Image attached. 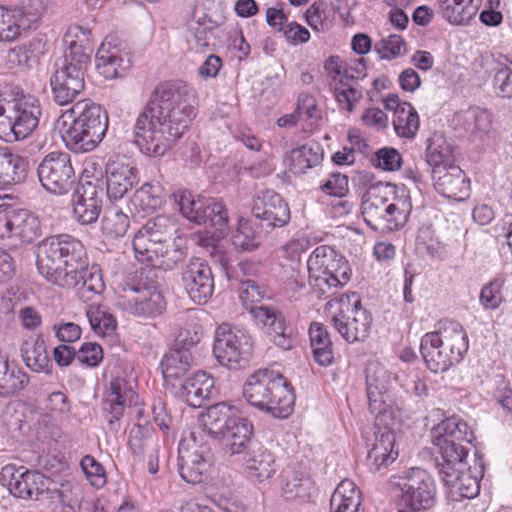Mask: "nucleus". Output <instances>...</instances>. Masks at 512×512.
<instances>
[{
	"mask_svg": "<svg viewBox=\"0 0 512 512\" xmlns=\"http://www.w3.org/2000/svg\"><path fill=\"white\" fill-rule=\"evenodd\" d=\"M196 104V90L184 81L160 82L136 118L135 145L147 156L164 155L190 127Z\"/></svg>",
	"mask_w": 512,
	"mask_h": 512,
	"instance_id": "nucleus-1",
	"label": "nucleus"
},
{
	"mask_svg": "<svg viewBox=\"0 0 512 512\" xmlns=\"http://www.w3.org/2000/svg\"><path fill=\"white\" fill-rule=\"evenodd\" d=\"M36 265L38 272L52 284L77 289L84 302L105 289L101 270L98 266H88L84 246L70 235L44 239L38 245Z\"/></svg>",
	"mask_w": 512,
	"mask_h": 512,
	"instance_id": "nucleus-2",
	"label": "nucleus"
},
{
	"mask_svg": "<svg viewBox=\"0 0 512 512\" xmlns=\"http://www.w3.org/2000/svg\"><path fill=\"white\" fill-rule=\"evenodd\" d=\"M108 124L107 111L90 99L74 103L56 122L67 148L75 153L94 150L104 138Z\"/></svg>",
	"mask_w": 512,
	"mask_h": 512,
	"instance_id": "nucleus-3",
	"label": "nucleus"
},
{
	"mask_svg": "<svg viewBox=\"0 0 512 512\" xmlns=\"http://www.w3.org/2000/svg\"><path fill=\"white\" fill-rule=\"evenodd\" d=\"M176 223L168 215L148 219L134 235L135 257L164 270L173 269L185 257V251L174 243Z\"/></svg>",
	"mask_w": 512,
	"mask_h": 512,
	"instance_id": "nucleus-4",
	"label": "nucleus"
},
{
	"mask_svg": "<svg viewBox=\"0 0 512 512\" xmlns=\"http://www.w3.org/2000/svg\"><path fill=\"white\" fill-rule=\"evenodd\" d=\"M406 194L397 196L396 186L378 182L371 185L363 196L361 213L365 223L374 231L386 234L403 227L411 212Z\"/></svg>",
	"mask_w": 512,
	"mask_h": 512,
	"instance_id": "nucleus-5",
	"label": "nucleus"
},
{
	"mask_svg": "<svg viewBox=\"0 0 512 512\" xmlns=\"http://www.w3.org/2000/svg\"><path fill=\"white\" fill-rule=\"evenodd\" d=\"M243 397L253 407L275 418H287L293 411V388L280 372L265 368L251 374L244 386Z\"/></svg>",
	"mask_w": 512,
	"mask_h": 512,
	"instance_id": "nucleus-6",
	"label": "nucleus"
},
{
	"mask_svg": "<svg viewBox=\"0 0 512 512\" xmlns=\"http://www.w3.org/2000/svg\"><path fill=\"white\" fill-rule=\"evenodd\" d=\"M40 101L18 86L0 89V137L7 142L25 139L38 126Z\"/></svg>",
	"mask_w": 512,
	"mask_h": 512,
	"instance_id": "nucleus-7",
	"label": "nucleus"
},
{
	"mask_svg": "<svg viewBox=\"0 0 512 512\" xmlns=\"http://www.w3.org/2000/svg\"><path fill=\"white\" fill-rule=\"evenodd\" d=\"M469 349L468 335L458 322L447 321L421 338L420 351L426 366L435 373L459 364Z\"/></svg>",
	"mask_w": 512,
	"mask_h": 512,
	"instance_id": "nucleus-8",
	"label": "nucleus"
},
{
	"mask_svg": "<svg viewBox=\"0 0 512 512\" xmlns=\"http://www.w3.org/2000/svg\"><path fill=\"white\" fill-rule=\"evenodd\" d=\"M309 283L318 298L332 297L351 278L346 258L329 245L317 246L307 260Z\"/></svg>",
	"mask_w": 512,
	"mask_h": 512,
	"instance_id": "nucleus-9",
	"label": "nucleus"
},
{
	"mask_svg": "<svg viewBox=\"0 0 512 512\" xmlns=\"http://www.w3.org/2000/svg\"><path fill=\"white\" fill-rule=\"evenodd\" d=\"M431 437L440 454L435 459L440 477L466 469L468 450L462 442L471 443L473 435L465 421L458 416L446 418L432 429Z\"/></svg>",
	"mask_w": 512,
	"mask_h": 512,
	"instance_id": "nucleus-10",
	"label": "nucleus"
},
{
	"mask_svg": "<svg viewBox=\"0 0 512 512\" xmlns=\"http://www.w3.org/2000/svg\"><path fill=\"white\" fill-rule=\"evenodd\" d=\"M326 310L331 313L332 325L347 342L363 341L368 337L372 317L355 294L331 299Z\"/></svg>",
	"mask_w": 512,
	"mask_h": 512,
	"instance_id": "nucleus-11",
	"label": "nucleus"
},
{
	"mask_svg": "<svg viewBox=\"0 0 512 512\" xmlns=\"http://www.w3.org/2000/svg\"><path fill=\"white\" fill-rule=\"evenodd\" d=\"M253 352L249 332L228 323L219 325L215 332L213 353L217 361L228 368L243 367Z\"/></svg>",
	"mask_w": 512,
	"mask_h": 512,
	"instance_id": "nucleus-12",
	"label": "nucleus"
},
{
	"mask_svg": "<svg viewBox=\"0 0 512 512\" xmlns=\"http://www.w3.org/2000/svg\"><path fill=\"white\" fill-rule=\"evenodd\" d=\"M394 487L399 491L400 502L410 511L400 509L398 512H416L432 508L436 503V487L430 474L415 467L397 478Z\"/></svg>",
	"mask_w": 512,
	"mask_h": 512,
	"instance_id": "nucleus-13",
	"label": "nucleus"
},
{
	"mask_svg": "<svg viewBox=\"0 0 512 512\" xmlns=\"http://www.w3.org/2000/svg\"><path fill=\"white\" fill-rule=\"evenodd\" d=\"M213 454L202 433L190 432L179 444V471L187 483L204 481L212 464Z\"/></svg>",
	"mask_w": 512,
	"mask_h": 512,
	"instance_id": "nucleus-14",
	"label": "nucleus"
},
{
	"mask_svg": "<svg viewBox=\"0 0 512 512\" xmlns=\"http://www.w3.org/2000/svg\"><path fill=\"white\" fill-rule=\"evenodd\" d=\"M181 214L197 225H210L216 232L223 234L228 228L227 210L215 199H205L184 191L177 200Z\"/></svg>",
	"mask_w": 512,
	"mask_h": 512,
	"instance_id": "nucleus-15",
	"label": "nucleus"
},
{
	"mask_svg": "<svg viewBox=\"0 0 512 512\" xmlns=\"http://www.w3.org/2000/svg\"><path fill=\"white\" fill-rule=\"evenodd\" d=\"M37 175L42 186L56 195L70 192L76 184L71 157L65 152H51L39 163Z\"/></svg>",
	"mask_w": 512,
	"mask_h": 512,
	"instance_id": "nucleus-16",
	"label": "nucleus"
},
{
	"mask_svg": "<svg viewBox=\"0 0 512 512\" xmlns=\"http://www.w3.org/2000/svg\"><path fill=\"white\" fill-rule=\"evenodd\" d=\"M365 67L356 66H325L331 78L330 89L342 111L352 113L363 98L362 90L358 88V80L366 75Z\"/></svg>",
	"mask_w": 512,
	"mask_h": 512,
	"instance_id": "nucleus-17",
	"label": "nucleus"
},
{
	"mask_svg": "<svg viewBox=\"0 0 512 512\" xmlns=\"http://www.w3.org/2000/svg\"><path fill=\"white\" fill-rule=\"evenodd\" d=\"M117 306L135 317L154 318L165 311L166 301L153 286L127 284L124 294L118 297Z\"/></svg>",
	"mask_w": 512,
	"mask_h": 512,
	"instance_id": "nucleus-18",
	"label": "nucleus"
},
{
	"mask_svg": "<svg viewBox=\"0 0 512 512\" xmlns=\"http://www.w3.org/2000/svg\"><path fill=\"white\" fill-rule=\"evenodd\" d=\"M181 283L193 302L206 303L214 291V278L207 261L198 257L190 259L183 268Z\"/></svg>",
	"mask_w": 512,
	"mask_h": 512,
	"instance_id": "nucleus-19",
	"label": "nucleus"
},
{
	"mask_svg": "<svg viewBox=\"0 0 512 512\" xmlns=\"http://www.w3.org/2000/svg\"><path fill=\"white\" fill-rule=\"evenodd\" d=\"M105 174L110 200L122 199L138 183L137 169L125 155L111 156L106 163Z\"/></svg>",
	"mask_w": 512,
	"mask_h": 512,
	"instance_id": "nucleus-20",
	"label": "nucleus"
},
{
	"mask_svg": "<svg viewBox=\"0 0 512 512\" xmlns=\"http://www.w3.org/2000/svg\"><path fill=\"white\" fill-rule=\"evenodd\" d=\"M251 212L261 221V227L267 231L283 227L290 220L288 204L273 190L259 192L254 197Z\"/></svg>",
	"mask_w": 512,
	"mask_h": 512,
	"instance_id": "nucleus-21",
	"label": "nucleus"
},
{
	"mask_svg": "<svg viewBox=\"0 0 512 512\" xmlns=\"http://www.w3.org/2000/svg\"><path fill=\"white\" fill-rule=\"evenodd\" d=\"M175 397L191 407H201L205 400L218 394L213 377L205 371L193 372L168 389Z\"/></svg>",
	"mask_w": 512,
	"mask_h": 512,
	"instance_id": "nucleus-22",
	"label": "nucleus"
},
{
	"mask_svg": "<svg viewBox=\"0 0 512 512\" xmlns=\"http://www.w3.org/2000/svg\"><path fill=\"white\" fill-rule=\"evenodd\" d=\"M102 198L103 188L98 182L79 183L71 200L76 221L82 225L96 222L102 210Z\"/></svg>",
	"mask_w": 512,
	"mask_h": 512,
	"instance_id": "nucleus-23",
	"label": "nucleus"
},
{
	"mask_svg": "<svg viewBox=\"0 0 512 512\" xmlns=\"http://www.w3.org/2000/svg\"><path fill=\"white\" fill-rule=\"evenodd\" d=\"M0 482L15 497L32 499L43 492L45 477L38 471L23 470V467L17 469L13 465H7L1 470Z\"/></svg>",
	"mask_w": 512,
	"mask_h": 512,
	"instance_id": "nucleus-24",
	"label": "nucleus"
},
{
	"mask_svg": "<svg viewBox=\"0 0 512 512\" xmlns=\"http://www.w3.org/2000/svg\"><path fill=\"white\" fill-rule=\"evenodd\" d=\"M252 314L257 325L265 328L271 341L283 350H290L293 347L294 340L291 330L286 324L285 317L281 311L273 306H250Z\"/></svg>",
	"mask_w": 512,
	"mask_h": 512,
	"instance_id": "nucleus-25",
	"label": "nucleus"
},
{
	"mask_svg": "<svg viewBox=\"0 0 512 512\" xmlns=\"http://www.w3.org/2000/svg\"><path fill=\"white\" fill-rule=\"evenodd\" d=\"M366 393L371 413L382 414L386 411L391 385L390 372L379 362H369L365 369Z\"/></svg>",
	"mask_w": 512,
	"mask_h": 512,
	"instance_id": "nucleus-26",
	"label": "nucleus"
},
{
	"mask_svg": "<svg viewBox=\"0 0 512 512\" xmlns=\"http://www.w3.org/2000/svg\"><path fill=\"white\" fill-rule=\"evenodd\" d=\"M54 100L60 105L71 103L84 89L82 66H60L50 77Z\"/></svg>",
	"mask_w": 512,
	"mask_h": 512,
	"instance_id": "nucleus-27",
	"label": "nucleus"
},
{
	"mask_svg": "<svg viewBox=\"0 0 512 512\" xmlns=\"http://www.w3.org/2000/svg\"><path fill=\"white\" fill-rule=\"evenodd\" d=\"M436 191L444 197L462 201L469 196L470 181L457 165L431 170Z\"/></svg>",
	"mask_w": 512,
	"mask_h": 512,
	"instance_id": "nucleus-28",
	"label": "nucleus"
},
{
	"mask_svg": "<svg viewBox=\"0 0 512 512\" xmlns=\"http://www.w3.org/2000/svg\"><path fill=\"white\" fill-rule=\"evenodd\" d=\"M241 416L239 409L227 402L211 405L201 414V424L212 438L219 440Z\"/></svg>",
	"mask_w": 512,
	"mask_h": 512,
	"instance_id": "nucleus-29",
	"label": "nucleus"
},
{
	"mask_svg": "<svg viewBox=\"0 0 512 512\" xmlns=\"http://www.w3.org/2000/svg\"><path fill=\"white\" fill-rule=\"evenodd\" d=\"M396 436L388 427H378L374 432V441L368 451V466L378 471L387 467L398 457V450L395 449Z\"/></svg>",
	"mask_w": 512,
	"mask_h": 512,
	"instance_id": "nucleus-30",
	"label": "nucleus"
},
{
	"mask_svg": "<svg viewBox=\"0 0 512 512\" xmlns=\"http://www.w3.org/2000/svg\"><path fill=\"white\" fill-rule=\"evenodd\" d=\"M192 354L181 349H170L161 360L160 367L167 389L191 374Z\"/></svg>",
	"mask_w": 512,
	"mask_h": 512,
	"instance_id": "nucleus-31",
	"label": "nucleus"
},
{
	"mask_svg": "<svg viewBox=\"0 0 512 512\" xmlns=\"http://www.w3.org/2000/svg\"><path fill=\"white\" fill-rule=\"evenodd\" d=\"M323 160V150L318 144H305L285 153L283 164L295 175L318 166Z\"/></svg>",
	"mask_w": 512,
	"mask_h": 512,
	"instance_id": "nucleus-32",
	"label": "nucleus"
},
{
	"mask_svg": "<svg viewBox=\"0 0 512 512\" xmlns=\"http://www.w3.org/2000/svg\"><path fill=\"white\" fill-rule=\"evenodd\" d=\"M444 485L449 489V496L453 501L472 499L480 491L479 481L472 476L468 467L451 472L441 477Z\"/></svg>",
	"mask_w": 512,
	"mask_h": 512,
	"instance_id": "nucleus-33",
	"label": "nucleus"
},
{
	"mask_svg": "<svg viewBox=\"0 0 512 512\" xmlns=\"http://www.w3.org/2000/svg\"><path fill=\"white\" fill-rule=\"evenodd\" d=\"M133 396L134 392L128 387L126 380L123 378H114L111 380L103 403L104 411L111 415L109 419L110 425H112L115 420L120 419L126 406L132 402Z\"/></svg>",
	"mask_w": 512,
	"mask_h": 512,
	"instance_id": "nucleus-34",
	"label": "nucleus"
},
{
	"mask_svg": "<svg viewBox=\"0 0 512 512\" xmlns=\"http://www.w3.org/2000/svg\"><path fill=\"white\" fill-rule=\"evenodd\" d=\"M253 434V424L248 419L240 416L219 441H222L226 453L230 455L240 454L249 447Z\"/></svg>",
	"mask_w": 512,
	"mask_h": 512,
	"instance_id": "nucleus-35",
	"label": "nucleus"
},
{
	"mask_svg": "<svg viewBox=\"0 0 512 512\" xmlns=\"http://www.w3.org/2000/svg\"><path fill=\"white\" fill-rule=\"evenodd\" d=\"M28 170L26 158L13 153L7 147L0 148V183L3 185L22 182Z\"/></svg>",
	"mask_w": 512,
	"mask_h": 512,
	"instance_id": "nucleus-36",
	"label": "nucleus"
},
{
	"mask_svg": "<svg viewBox=\"0 0 512 512\" xmlns=\"http://www.w3.org/2000/svg\"><path fill=\"white\" fill-rule=\"evenodd\" d=\"M309 338L314 360L321 366L331 365L334 360V351L327 328L322 323H311Z\"/></svg>",
	"mask_w": 512,
	"mask_h": 512,
	"instance_id": "nucleus-37",
	"label": "nucleus"
},
{
	"mask_svg": "<svg viewBox=\"0 0 512 512\" xmlns=\"http://www.w3.org/2000/svg\"><path fill=\"white\" fill-rule=\"evenodd\" d=\"M361 493L355 483L342 480L335 488L330 499L331 512H359Z\"/></svg>",
	"mask_w": 512,
	"mask_h": 512,
	"instance_id": "nucleus-38",
	"label": "nucleus"
},
{
	"mask_svg": "<svg viewBox=\"0 0 512 512\" xmlns=\"http://www.w3.org/2000/svg\"><path fill=\"white\" fill-rule=\"evenodd\" d=\"M246 468L251 478L262 482L272 477L276 472L274 455L266 448H253L246 460Z\"/></svg>",
	"mask_w": 512,
	"mask_h": 512,
	"instance_id": "nucleus-39",
	"label": "nucleus"
},
{
	"mask_svg": "<svg viewBox=\"0 0 512 512\" xmlns=\"http://www.w3.org/2000/svg\"><path fill=\"white\" fill-rule=\"evenodd\" d=\"M26 27L23 8L0 6V41L12 42L16 40L20 36L21 30Z\"/></svg>",
	"mask_w": 512,
	"mask_h": 512,
	"instance_id": "nucleus-40",
	"label": "nucleus"
},
{
	"mask_svg": "<svg viewBox=\"0 0 512 512\" xmlns=\"http://www.w3.org/2000/svg\"><path fill=\"white\" fill-rule=\"evenodd\" d=\"M21 355L28 368L35 372H49L51 361L44 339L38 337L21 345Z\"/></svg>",
	"mask_w": 512,
	"mask_h": 512,
	"instance_id": "nucleus-41",
	"label": "nucleus"
},
{
	"mask_svg": "<svg viewBox=\"0 0 512 512\" xmlns=\"http://www.w3.org/2000/svg\"><path fill=\"white\" fill-rule=\"evenodd\" d=\"M426 163L432 170L455 165L452 148L441 134H434L428 139Z\"/></svg>",
	"mask_w": 512,
	"mask_h": 512,
	"instance_id": "nucleus-42",
	"label": "nucleus"
},
{
	"mask_svg": "<svg viewBox=\"0 0 512 512\" xmlns=\"http://www.w3.org/2000/svg\"><path fill=\"white\" fill-rule=\"evenodd\" d=\"M41 235L39 218L28 210L16 209L12 237L18 238L22 243H32Z\"/></svg>",
	"mask_w": 512,
	"mask_h": 512,
	"instance_id": "nucleus-43",
	"label": "nucleus"
},
{
	"mask_svg": "<svg viewBox=\"0 0 512 512\" xmlns=\"http://www.w3.org/2000/svg\"><path fill=\"white\" fill-rule=\"evenodd\" d=\"M395 132L398 136L412 138L419 129V116L415 108L407 102H403L392 120Z\"/></svg>",
	"mask_w": 512,
	"mask_h": 512,
	"instance_id": "nucleus-44",
	"label": "nucleus"
},
{
	"mask_svg": "<svg viewBox=\"0 0 512 512\" xmlns=\"http://www.w3.org/2000/svg\"><path fill=\"white\" fill-rule=\"evenodd\" d=\"M471 2L472 0H438L439 13L451 24H463L473 14Z\"/></svg>",
	"mask_w": 512,
	"mask_h": 512,
	"instance_id": "nucleus-45",
	"label": "nucleus"
},
{
	"mask_svg": "<svg viewBox=\"0 0 512 512\" xmlns=\"http://www.w3.org/2000/svg\"><path fill=\"white\" fill-rule=\"evenodd\" d=\"M232 244L240 252H251L259 247L260 236L254 230L252 221L239 219L238 227L232 235Z\"/></svg>",
	"mask_w": 512,
	"mask_h": 512,
	"instance_id": "nucleus-46",
	"label": "nucleus"
},
{
	"mask_svg": "<svg viewBox=\"0 0 512 512\" xmlns=\"http://www.w3.org/2000/svg\"><path fill=\"white\" fill-rule=\"evenodd\" d=\"M86 316L93 331L101 336L112 334L116 327V318L101 305H90Z\"/></svg>",
	"mask_w": 512,
	"mask_h": 512,
	"instance_id": "nucleus-47",
	"label": "nucleus"
},
{
	"mask_svg": "<svg viewBox=\"0 0 512 512\" xmlns=\"http://www.w3.org/2000/svg\"><path fill=\"white\" fill-rule=\"evenodd\" d=\"M129 217L116 207L108 208L102 218L101 230L110 238L123 236L129 228Z\"/></svg>",
	"mask_w": 512,
	"mask_h": 512,
	"instance_id": "nucleus-48",
	"label": "nucleus"
},
{
	"mask_svg": "<svg viewBox=\"0 0 512 512\" xmlns=\"http://www.w3.org/2000/svg\"><path fill=\"white\" fill-rule=\"evenodd\" d=\"M162 187L156 183H145L133 196V203L144 212L152 211L162 205Z\"/></svg>",
	"mask_w": 512,
	"mask_h": 512,
	"instance_id": "nucleus-49",
	"label": "nucleus"
},
{
	"mask_svg": "<svg viewBox=\"0 0 512 512\" xmlns=\"http://www.w3.org/2000/svg\"><path fill=\"white\" fill-rule=\"evenodd\" d=\"M375 52L382 60H391L406 52V43L400 35L391 34L378 41L374 46Z\"/></svg>",
	"mask_w": 512,
	"mask_h": 512,
	"instance_id": "nucleus-50",
	"label": "nucleus"
},
{
	"mask_svg": "<svg viewBox=\"0 0 512 512\" xmlns=\"http://www.w3.org/2000/svg\"><path fill=\"white\" fill-rule=\"evenodd\" d=\"M307 242L299 239H292L282 247L283 257L291 261L289 266L287 278L294 281L297 285L302 287L299 283L297 265L299 263L300 255L306 250Z\"/></svg>",
	"mask_w": 512,
	"mask_h": 512,
	"instance_id": "nucleus-51",
	"label": "nucleus"
},
{
	"mask_svg": "<svg viewBox=\"0 0 512 512\" xmlns=\"http://www.w3.org/2000/svg\"><path fill=\"white\" fill-rule=\"evenodd\" d=\"M28 383V377L24 372L15 369L4 371L0 378V396L7 397L23 389Z\"/></svg>",
	"mask_w": 512,
	"mask_h": 512,
	"instance_id": "nucleus-52",
	"label": "nucleus"
},
{
	"mask_svg": "<svg viewBox=\"0 0 512 512\" xmlns=\"http://www.w3.org/2000/svg\"><path fill=\"white\" fill-rule=\"evenodd\" d=\"M86 479L95 488H102L106 484V474L103 466L91 455H86L80 462Z\"/></svg>",
	"mask_w": 512,
	"mask_h": 512,
	"instance_id": "nucleus-53",
	"label": "nucleus"
},
{
	"mask_svg": "<svg viewBox=\"0 0 512 512\" xmlns=\"http://www.w3.org/2000/svg\"><path fill=\"white\" fill-rule=\"evenodd\" d=\"M201 335V326L196 323L187 324L185 327L180 328L175 337L172 349H181L190 352V349L200 341Z\"/></svg>",
	"mask_w": 512,
	"mask_h": 512,
	"instance_id": "nucleus-54",
	"label": "nucleus"
},
{
	"mask_svg": "<svg viewBox=\"0 0 512 512\" xmlns=\"http://www.w3.org/2000/svg\"><path fill=\"white\" fill-rule=\"evenodd\" d=\"M373 163L385 171H396L401 167L402 156L392 147H383L375 152Z\"/></svg>",
	"mask_w": 512,
	"mask_h": 512,
	"instance_id": "nucleus-55",
	"label": "nucleus"
},
{
	"mask_svg": "<svg viewBox=\"0 0 512 512\" xmlns=\"http://www.w3.org/2000/svg\"><path fill=\"white\" fill-rule=\"evenodd\" d=\"M503 283L502 279L496 278L482 288L479 300L485 309H496L499 307L502 302L501 289Z\"/></svg>",
	"mask_w": 512,
	"mask_h": 512,
	"instance_id": "nucleus-56",
	"label": "nucleus"
},
{
	"mask_svg": "<svg viewBox=\"0 0 512 512\" xmlns=\"http://www.w3.org/2000/svg\"><path fill=\"white\" fill-rule=\"evenodd\" d=\"M152 442V429L149 425L136 424L129 433V446L134 454L144 452L146 446Z\"/></svg>",
	"mask_w": 512,
	"mask_h": 512,
	"instance_id": "nucleus-57",
	"label": "nucleus"
},
{
	"mask_svg": "<svg viewBox=\"0 0 512 512\" xmlns=\"http://www.w3.org/2000/svg\"><path fill=\"white\" fill-rule=\"evenodd\" d=\"M307 23L315 30H324L327 26L326 3L324 1L314 2L306 11Z\"/></svg>",
	"mask_w": 512,
	"mask_h": 512,
	"instance_id": "nucleus-58",
	"label": "nucleus"
},
{
	"mask_svg": "<svg viewBox=\"0 0 512 512\" xmlns=\"http://www.w3.org/2000/svg\"><path fill=\"white\" fill-rule=\"evenodd\" d=\"M102 358V348L96 343H84L77 352L78 361L88 367H96Z\"/></svg>",
	"mask_w": 512,
	"mask_h": 512,
	"instance_id": "nucleus-59",
	"label": "nucleus"
},
{
	"mask_svg": "<svg viewBox=\"0 0 512 512\" xmlns=\"http://www.w3.org/2000/svg\"><path fill=\"white\" fill-rule=\"evenodd\" d=\"M321 190L331 196L343 197L348 191V178L341 173H332L321 185Z\"/></svg>",
	"mask_w": 512,
	"mask_h": 512,
	"instance_id": "nucleus-60",
	"label": "nucleus"
},
{
	"mask_svg": "<svg viewBox=\"0 0 512 512\" xmlns=\"http://www.w3.org/2000/svg\"><path fill=\"white\" fill-rule=\"evenodd\" d=\"M265 290L259 286L254 280L248 279L241 283L240 298L246 309L250 310L249 303L258 302L264 298Z\"/></svg>",
	"mask_w": 512,
	"mask_h": 512,
	"instance_id": "nucleus-61",
	"label": "nucleus"
},
{
	"mask_svg": "<svg viewBox=\"0 0 512 512\" xmlns=\"http://www.w3.org/2000/svg\"><path fill=\"white\" fill-rule=\"evenodd\" d=\"M65 64H88L91 61V50L81 44L71 41L69 47L64 52Z\"/></svg>",
	"mask_w": 512,
	"mask_h": 512,
	"instance_id": "nucleus-62",
	"label": "nucleus"
},
{
	"mask_svg": "<svg viewBox=\"0 0 512 512\" xmlns=\"http://www.w3.org/2000/svg\"><path fill=\"white\" fill-rule=\"evenodd\" d=\"M511 71L509 66H504L497 71L493 79L495 92L498 96L510 98L512 88L510 86Z\"/></svg>",
	"mask_w": 512,
	"mask_h": 512,
	"instance_id": "nucleus-63",
	"label": "nucleus"
},
{
	"mask_svg": "<svg viewBox=\"0 0 512 512\" xmlns=\"http://www.w3.org/2000/svg\"><path fill=\"white\" fill-rule=\"evenodd\" d=\"M309 485L308 480L298 479L297 477H292L291 479L286 480V483L283 487V493L286 499L293 498H304L307 496V487Z\"/></svg>",
	"mask_w": 512,
	"mask_h": 512,
	"instance_id": "nucleus-64",
	"label": "nucleus"
}]
</instances>
